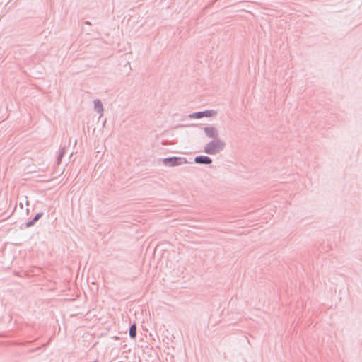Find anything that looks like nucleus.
Masks as SVG:
<instances>
[{
  "label": "nucleus",
  "instance_id": "obj_9",
  "mask_svg": "<svg viewBox=\"0 0 362 362\" xmlns=\"http://www.w3.org/2000/svg\"><path fill=\"white\" fill-rule=\"evenodd\" d=\"M33 223V222L28 223V226H30Z\"/></svg>",
  "mask_w": 362,
  "mask_h": 362
},
{
  "label": "nucleus",
  "instance_id": "obj_8",
  "mask_svg": "<svg viewBox=\"0 0 362 362\" xmlns=\"http://www.w3.org/2000/svg\"><path fill=\"white\" fill-rule=\"evenodd\" d=\"M42 216V214H37L33 219V222L37 221Z\"/></svg>",
  "mask_w": 362,
  "mask_h": 362
},
{
  "label": "nucleus",
  "instance_id": "obj_4",
  "mask_svg": "<svg viewBox=\"0 0 362 362\" xmlns=\"http://www.w3.org/2000/svg\"><path fill=\"white\" fill-rule=\"evenodd\" d=\"M205 132H206V134L210 137H214V136H216V135H217V131L214 128H212V127L206 128Z\"/></svg>",
  "mask_w": 362,
  "mask_h": 362
},
{
  "label": "nucleus",
  "instance_id": "obj_5",
  "mask_svg": "<svg viewBox=\"0 0 362 362\" xmlns=\"http://www.w3.org/2000/svg\"><path fill=\"white\" fill-rule=\"evenodd\" d=\"M214 114H215V112H213V111H206V112H204L197 113L196 114V117L197 118H200L202 116L211 117V116L214 115Z\"/></svg>",
  "mask_w": 362,
  "mask_h": 362
},
{
  "label": "nucleus",
  "instance_id": "obj_1",
  "mask_svg": "<svg viewBox=\"0 0 362 362\" xmlns=\"http://www.w3.org/2000/svg\"><path fill=\"white\" fill-rule=\"evenodd\" d=\"M224 147V143L220 140L214 141L208 144L204 148V151L209 154H216L221 151Z\"/></svg>",
  "mask_w": 362,
  "mask_h": 362
},
{
  "label": "nucleus",
  "instance_id": "obj_3",
  "mask_svg": "<svg viewBox=\"0 0 362 362\" xmlns=\"http://www.w3.org/2000/svg\"><path fill=\"white\" fill-rule=\"evenodd\" d=\"M194 160L197 163L210 164L211 163V158L207 156H197Z\"/></svg>",
  "mask_w": 362,
  "mask_h": 362
},
{
  "label": "nucleus",
  "instance_id": "obj_2",
  "mask_svg": "<svg viewBox=\"0 0 362 362\" xmlns=\"http://www.w3.org/2000/svg\"><path fill=\"white\" fill-rule=\"evenodd\" d=\"M186 160L185 159L180 158H165L163 159V163L165 165L169 166H175L178 165H181L182 163H185Z\"/></svg>",
  "mask_w": 362,
  "mask_h": 362
},
{
  "label": "nucleus",
  "instance_id": "obj_6",
  "mask_svg": "<svg viewBox=\"0 0 362 362\" xmlns=\"http://www.w3.org/2000/svg\"><path fill=\"white\" fill-rule=\"evenodd\" d=\"M95 107L99 114L103 112L102 104L100 101H95Z\"/></svg>",
  "mask_w": 362,
  "mask_h": 362
},
{
  "label": "nucleus",
  "instance_id": "obj_7",
  "mask_svg": "<svg viewBox=\"0 0 362 362\" xmlns=\"http://www.w3.org/2000/svg\"><path fill=\"white\" fill-rule=\"evenodd\" d=\"M136 325H132L129 329V335L132 338H134L136 336Z\"/></svg>",
  "mask_w": 362,
  "mask_h": 362
}]
</instances>
